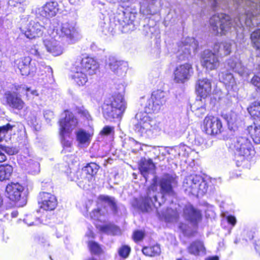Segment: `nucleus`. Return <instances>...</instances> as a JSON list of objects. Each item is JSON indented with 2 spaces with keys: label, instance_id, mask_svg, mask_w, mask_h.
<instances>
[{
  "label": "nucleus",
  "instance_id": "f257e3e1",
  "mask_svg": "<svg viewBox=\"0 0 260 260\" xmlns=\"http://www.w3.org/2000/svg\"><path fill=\"white\" fill-rule=\"evenodd\" d=\"M246 5V8H237L238 11L242 9L244 14H239L233 20L231 17L224 13L213 15L209 20L210 25L215 35H225L232 28H242L244 25L249 28L260 24V0H238Z\"/></svg>",
  "mask_w": 260,
  "mask_h": 260
},
{
  "label": "nucleus",
  "instance_id": "f03ea898",
  "mask_svg": "<svg viewBox=\"0 0 260 260\" xmlns=\"http://www.w3.org/2000/svg\"><path fill=\"white\" fill-rule=\"evenodd\" d=\"M64 38L69 43L73 44L80 40L81 36L76 24L74 22L62 23L58 28H53L51 36L43 41L47 51L54 56H58L63 52V48L56 38Z\"/></svg>",
  "mask_w": 260,
  "mask_h": 260
},
{
  "label": "nucleus",
  "instance_id": "7ed1b4c3",
  "mask_svg": "<svg viewBox=\"0 0 260 260\" xmlns=\"http://www.w3.org/2000/svg\"><path fill=\"white\" fill-rule=\"evenodd\" d=\"M151 95L147 100L144 106L145 112H139L136 114L133 120L134 129L139 135L148 138H152L156 136L161 128L155 120L150 119L147 113H157L160 108H156L155 102Z\"/></svg>",
  "mask_w": 260,
  "mask_h": 260
},
{
  "label": "nucleus",
  "instance_id": "20e7f679",
  "mask_svg": "<svg viewBox=\"0 0 260 260\" xmlns=\"http://www.w3.org/2000/svg\"><path fill=\"white\" fill-rule=\"evenodd\" d=\"M126 108L123 94L115 93L113 95L107 97L102 106V113L104 118L109 121L121 118Z\"/></svg>",
  "mask_w": 260,
  "mask_h": 260
},
{
  "label": "nucleus",
  "instance_id": "39448f33",
  "mask_svg": "<svg viewBox=\"0 0 260 260\" xmlns=\"http://www.w3.org/2000/svg\"><path fill=\"white\" fill-rule=\"evenodd\" d=\"M59 134L63 147L62 153L72 151V142L67 139L72 130L78 126V121L74 114L68 110L64 111L59 120Z\"/></svg>",
  "mask_w": 260,
  "mask_h": 260
},
{
  "label": "nucleus",
  "instance_id": "423d86ee",
  "mask_svg": "<svg viewBox=\"0 0 260 260\" xmlns=\"http://www.w3.org/2000/svg\"><path fill=\"white\" fill-rule=\"evenodd\" d=\"M235 160L237 167L250 159L255 153L254 149L249 139L246 136L237 138L234 143Z\"/></svg>",
  "mask_w": 260,
  "mask_h": 260
},
{
  "label": "nucleus",
  "instance_id": "0eeeda50",
  "mask_svg": "<svg viewBox=\"0 0 260 260\" xmlns=\"http://www.w3.org/2000/svg\"><path fill=\"white\" fill-rule=\"evenodd\" d=\"M152 187L149 188L147 194L144 197L140 199L135 198L132 202V206L136 209L142 212H148L151 209L153 205L156 209L161 206V203L157 201L156 193Z\"/></svg>",
  "mask_w": 260,
  "mask_h": 260
},
{
  "label": "nucleus",
  "instance_id": "6e6552de",
  "mask_svg": "<svg viewBox=\"0 0 260 260\" xmlns=\"http://www.w3.org/2000/svg\"><path fill=\"white\" fill-rule=\"evenodd\" d=\"M121 8L122 9L119 10L114 17V22L122 32L128 33L136 28V15L134 13L124 11L123 6Z\"/></svg>",
  "mask_w": 260,
  "mask_h": 260
},
{
  "label": "nucleus",
  "instance_id": "1a4fd4ad",
  "mask_svg": "<svg viewBox=\"0 0 260 260\" xmlns=\"http://www.w3.org/2000/svg\"><path fill=\"white\" fill-rule=\"evenodd\" d=\"M43 28L44 27L38 22L29 17L27 20L25 18L21 20L20 29L22 34L27 38L32 39L41 36Z\"/></svg>",
  "mask_w": 260,
  "mask_h": 260
},
{
  "label": "nucleus",
  "instance_id": "9d476101",
  "mask_svg": "<svg viewBox=\"0 0 260 260\" xmlns=\"http://www.w3.org/2000/svg\"><path fill=\"white\" fill-rule=\"evenodd\" d=\"M198 47V43L194 38L187 37L178 45L177 57L180 60L188 59L191 51L195 52Z\"/></svg>",
  "mask_w": 260,
  "mask_h": 260
},
{
  "label": "nucleus",
  "instance_id": "9b49d317",
  "mask_svg": "<svg viewBox=\"0 0 260 260\" xmlns=\"http://www.w3.org/2000/svg\"><path fill=\"white\" fill-rule=\"evenodd\" d=\"M38 61L32 59L29 56L20 57L14 61V67L17 68L22 76H34L37 71Z\"/></svg>",
  "mask_w": 260,
  "mask_h": 260
},
{
  "label": "nucleus",
  "instance_id": "f8f14e48",
  "mask_svg": "<svg viewBox=\"0 0 260 260\" xmlns=\"http://www.w3.org/2000/svg\"><path fill=\"white\" fill-rule=\"evenodd\" d=\"M73 64L76 69H81L90 75L96 74L99 67L96 60L84 55L78 56Z\"/></svg>",
  "mask_w": 260,
  "mask_h": 260
},
{
  "label": "nucleus",
  "instance_id": "ddd939ff",
  "mask_svg": "<svg viewBox=\"0 0 260 260\" xmlns=\"http://www.w3.org/2000/svg\"><path fill=\"white\" fill-rule=\"evenodd\" d=\"M203 128L207 135L217 136L224 132L219 118L212 116H207L203 122Z\"/></svg>",
  "mask_w": 260,
  "mask_h": 260
},
{
  "label": "nucleus",
  "instance_id": "4468645a",
  "mask_svg": "<svg viewBox=\"0 0 260 260\" xmlns=\"http://www.w3.org/2000/svg\"><path fill=\"white\" fill-rule=\"evenodd\" d=\"M177 182L175 174H165L160 179L158 183L161 193L162 195H174V188L177 186Z\"/></svg>",
  "mask_w": 260,
  "mask_h": 260
},
{
  "label": "nucleus",
  "instance_id": "2eb2a0df",
  "mask_svg": "<svg viewBox=\"0 0 260 260\" xmlns=\"http://www.w3.org/2000/svg\"><path fill=\"white\" fill-rule=\"evenodd\" d=\"M193 72L192 66L189 63L177 66L173 72L174 80L176 83H184L190 79Z\"/></svg>",
  "mask_w": 260,
  "mask_h": 260
},
{
  "label": "nucleus",
  "instance_id": "dca6fc26",
  "mask_svg": "<svg viewBox=\"0 0 260 260\" xmlns=\"http://www.w3.org/2000/svg\"><path fill=\"white\" fill-rule=\"evenodd\" d=\"M201 63L207 71L216 70L219 66V60L217 55L209 50H205L202 53Z\"/></svg>",
  "mask_w": 260,
  "mask_h": 260
},
{
  "label": "nucleus",
  "instance_id": "f3484780",
  "mask_svg": "<svg viewBox=\"0 0 260 260\" xmlns=\"http://www.w3.org/2000/svg\"><path fill=\"white\" fill-rule=\"evenodd\" d=\"M183 216L186 220L193 226H197L203 217L202 212L190 204L186 205L183 209Z\"/></svg>",
  "mask_w": 260,
  "mask_h": 260
},
{
  "label": "nucleus",
  "instance_id": "a211bd4d",
  "mask_svg": "<svg viewBox=\"0 0 260 260\" xmlns=\"http://www.w3.org/2000/svg\"><path fill=\"white\" fill-rule=\"evenodd\" d=\"M38 203L40 208L44 210L53 211L57 205V200L54 195L43 191L39 193Z\"/></svg>",
  "mask_w": 260,
  "mask_h": 260
},
{
  "label": "nucleus",
  "instance_id": "6ab92c4d",
  "mask_svg": "<svg viewBox=\"0 0 260 260\" xmlns=\"http://www.w3.org/2000/svg\"><path fill=\"white\" fill-rule=\"evenodd\" d=\"M107 65L110 69L118 76L125 75L127 70V63L118 60L114 56L109 55L106 60Z\"/></svg>",
  "mask_w": 260,
  "mask_h": 260
},
{
  "label": "nucleus",
  "instance_id": "aec40b11",
  "mask_svg": "<svg viewBox=\"0 0 260 260\" xmlns=\"http://www.w3.org/2000/svg\"><path fill=\"white\" fill-rule=\"evenodd\" d=\"M138 169L141 175L147 181L149 175L154 174L155 165L151 159L143 157L139 162Z\"/></svg>",
  "mask_w": 260,
  "mask_h": 260
},
{
  "label": "nucleus",
  "instance_id": "412c9836",
  "mask_svg": "<svg viewBox=\"0 0 260 260\" xmlns=\"http://www.w3.org/2000/svg\"><path fill=\"white\" fill-rule=\"evenodd\" d=\"M225 67L228 70L238 73L240 76H246L248 72L242 63L241 61L236 56H232L226 61Z\"/></svg>",
  "mask_w": 260,
  "mask_h": 260
},
{
  "label": "nucleus",
  "instance_id": "4be33fe9",
  "mask_svg": "<svg viewBox=\"0 0 260 260\" xmlns=\"http://www.w3.org/2000/svg\"><path fill=\"white\" fill-rule=\"evenodd\" d=\"M7 104L11 108L20 110L25 105L20 96L16 92L7 91L5 94Z\"/></svg>",
  "mask_w": 260,
  "mask_h": 260
},
{
  "label": "nucleus",
  "instance_id": "5701e85b",
  "mask_svg": "<svg viewBox=\"0 0 260 260\" xmlns=\"http://www.w3.org/2000/svg\"><path fill=\"white\" fill-rule=\"evenodd\" d=\"M23 187L18 183H11L6 188V196L12 201L19 200Z\"/></svg>",
  "mask_w": 260,
  "mask_h": 260
},
{
  "label": "nucleus",
  "instance_id": "b1692460",
  "mask_svg": "<svg viewBox=\"0 0 260 260\" xmlns=\"http://www.w3.org/2000/svg\"><path fill=\"white\" fill-rule=\"evenodd\" d=\"M196 91L201 98L207 97L211 92V80L207 78L198 80L196 83Z\"/></svg>",
  "mask_w": 260,
  "mask_h": 260
},
{
  "label": "nucleus",
  "instance_id": "393cba45",
  "mask_svg": "<svg viewBox=\"0 0 260 260\" xmlns=\"http://www.w3.org/2000/svg\"><path fill=\"white\" fill-rule=\"evenodd\" d=\"M58 5L56 1L47 2L45 5L39 9L38 12L44 17H52L55 16L59 10Z\"/></svg>",
  "mask_w": 260,
  "mask_h": 260
},
{
  "label": "nucleus",
  "instance_id": "a878e982",
  "mask_svg": "<svg viewBox=\"0 0 260 260\" xmlns=\"http://www.w3.org/2000/svg\"><path fill=\"white\" fill-rule=\"evenodd\" d=\"M232 44L231 41H224L215 44L213 50L215 54L223 57L230 54L232 50Z\"/></svg>",
  "mask_w": 260,
  "mask_h": 260
},
{
  "label": "nucleus",
  "instance_id": "bb28decb",
  "mask_svg": "<svg viewBox=\"0 0 260 260\" xmlns=\"http://www.w3.org/2000/svg\"><path fill=\"white\" fill-rule=\"evenodd\" d=\"M195 179L196 183L194 187L197 188V190L196 192H194L193 196L197 197H202L207 192L209 183L200 175H197Z\"/></svg>",
  "mask_w": 260,
  "mask_h": 260
},
{
  "label": "nucleus",
  "instance_id": "cd10ccee",
  "mask_svg": "<svg viewBox=\"0 0 260 260\" xmlns=\"http://www.w3.org/2000/svg\"><path fill=\"white\" fill-rule=\"evenodd\" d=\"M197 175L192 174L187 176L184 179L183 182V188L185 192L188 195L193 196L194 192H196L197 188L194 187L196 182H195V178L197 177Z\"/></svg>",
  "mask_w": 260,
  "mask_h": 260
},
{
  "label": "nucleus",
  "instance_id": "c85d7f7f",
  "mask_svg": "<svg viewBox=\"0 0 260 260\" xmlns=\"http://www.w3.org/2000/svg\"><path fill=\"white\" fill-rule=\"evenodd\" d=\"M72 71V78L74 80V82L79 86L85 85L88 81V78L85 73L86 72L81 69H76L74 67V64H73Z\"/></svg>",
  "mask_w": 260,
  "mask_h": 260
},
{
  "label": "nucleus",
  "instance_id": "c756f323",
  "mask_svg": "<svg viewBox=\"0 0 260 260\" xmlns=\"http://www.w3.org/2000/svg\"><path fill=\"white\" fill-rule=\"evenodd\" d=\"M76 140L81 145L87 146L90 143L93 134L80 128L75 132Z\"/></svg>",
  "mask_w": 260,
  "mask_h": 260
},
{
  "label": "nucleus",
  "instance_id": "7c9ffc66",
  "mask_svg": "<svg viewBox=\"0 0 260 260\" xmlns=\"http://www.w3.org/2000/svg\"><path fill=\"white\" fill-rule=\"evenodd\" d=\"M187 250L190 254L196 256L204 255L206 253L203 243L198 240L192 242L188 247Z\"/></svg>",
  "mask_w": 260,
  "mask_h": 260
},
{
  "label": "nucleus",
  "instance_id": "2f4dec72",
  "mask_svg": "<svg viewBox=\"0 0 260 260\" xmlns=\"http://www.w3.org/2000/svg\"><path fill=\"white\" fill-rule=\"evenodd\" d=\"M219 79L229 89H235L236 81L233 75L228 71L222 72L219 75Z\"/></svg>",
  "mask_w": 260,
  "mask_h": 260
},
{
  "label": "nucleus",
  "instance_id": "473e14b6",
  "mask_svg": "<svg viewBox=\"0 0 260 260\" xmlns=\"http://www.w3.org/2000/svg\"><path fill=\"white\" fill-rule=\"evenodd\" d=\"M156 2V0H145L140 6V13L144 15H154L156 10L153 8V6Z\"/></svg>",
  "mask_w": 260,
  "mask_h": 260
},
{
  "label": "nucleus",
  "instance_id": "72a5a7b5",
  "mask_svg": "<svg viewBox=\"0 0 260 260\" xmlns=\"http://www.w3.org/2000/svg\"><path fill=\"white\" fill-rule=\"evenodd\" d=\"M99 199L110 208L113 214L117 213V202L114 197L107 195H101L99 197Z\"/></svg>",
  "mask_w": 260,
  "mask_h": 260
},
{
  "label": "nucleus",
  "instance_id": "f704fd0d",
  "mask_svg": "<svg viewBox=\"0 0 260 260\" xmlns=\"http://www.w3.org/2000/svg\"><path fill=\"white\" fill-rule=\"evenodd\" d=\"M247 132L251 136L255 144H260V126L253 122L251 125L247 126Z\"/></svg>",
  "mask_w": 260,
  "mask_h": 260
},
{
  "label": "nucleus",
  "instance_id": "c9c22d12",
  "mask_svg": "<svg viewBox=\"0 0 260 260\" xmlns=\"http://www.w3.org/2000/svg\"><path fill=\"white\" fill-rule=\"evenodd\" d=\"M99 167L95 163H89L83 167L81 171L83 175H86V177L89 179L95 175L99 170Z\"/></svg>",
  "mask_w": 260,
  "mask_h": 260
},
{
  "label": "nucleus",
  "instance_id": "e433bc0d",
  "mask_svg": "<svg viewBox=\"0 0 260 260\" xmlns=\"http://www.w3.org/2000/svg\"><path fill=\"white\" fill-rule=\"evenodd\" d=\"M152 96L154 101L155 102L156 108H160L166 103L165 93L164 91L157 90L154 91L152 94Z\"/></svg>",
  "mask_w": 260,
  "mask_h": 260
},
{
  "label": "nucleus",
  "instance_id": "4c0bfd02",
  "mask_svg": "<svg viewBox=\"0 0 260 260\" xmlns=\"http://www.w3.org/2000/svg\"><path fill=\"white\" fill-rule=\"evenodd\" d=\"M123 146L129 148L131 149L132 152L134 153H136L139 151L142 150L141 144L133 138L125 139L123 143Z\"/></svg>",
  "mask_w": 260,
  "mask_h": 260
},
{
  "label": "nucleus",
  "instance_id": "58836bf2",
  "mask_svg": "<svg viewBox=\"0 0 260 260\" xmlns=\"http://www.w3.org/2000/svg\"><path fill=\"white\" fill-rule=\"evenodd\" d=\"M17 152L18 149L16 147H8L0 145V162L5 161L7 159L5 153L12 155L16 154Z\"/></svg>",
  "mask_w": 260,
  "mask_h": 260
},
{
  "label": "nucleus",
  "instance_id": "ea45409f",
  "mask_svg": "<svg viewBox=\"0 0 260 260\" xmlns=\"http://www.w3.org/2000/svg\"><path fill=\"white\" fill-rule=\"evenodd\" d=\"M157 213L159 217L161 216L166 222H171L173 220L176 219L178 217V214L176 210L172 209V208H167L165 212H162L160 214L158 210Z\"/></svg>",
  "mask_w": 260,
  "mask_h": 260
},
{
  "label": "nucleus",
  "instance_id": "a19ab883",
  "mask_svg": "<svg viewBox=\"0 0 260 260\" xmlns=\"http://www.w3.org/2000/svg\"><path fill=\"white\" fill-rule=\"evenodd\" d=\"M13 172V168L9 165H0V181H2L10 178Z\"/></svg>",
  "mask_w": 260,
  "mask_h": 260
},
{
  "label": "nucleus",
  "instance_id": "79ce46f5",
  "mask_svg": "<svg viewBox=\"0 0 260 260\" xmlns=\"http://www.w3.org/2000/svg\"><path fill=\"white\" fill-rule=\"evenodd\" d=\"M142 251L144 255L151 257L158 255L160 253V248L157 244L150 247H144Z\"/></svg>",
  "mask_w": 260,
  "mask_h": 260
},
{
  "label": "nucleus",
  "instance_id": "37998d69",
  "mask_svg": "<svg viewBox=\"0 0 260 260\" xmlns=\"http://www.w3.org/2000/svg\"><path fill=\"white\" fill-rule=\"evenodd\" d=\"M248 111L250 115L254 119L260 120V101H255L248 108Z\"/></svg>",
  "mask_w": 260,
  "mask_h": 260
},
{
  "label": "nucleus",
  "instance_id": "c03bdc74",
  "mask_svg": "<svg viewBox=\"0 0 260 260\" xmlns=\"http://www.w3.org/2000/svg\"><path fill=\"white\" fill-rule=\"evenodd\" d=\"M101 231L108 234L113 235H118L120 233L119 228L117 226L112 224L103 225L101 227Z\"/></svg>",
  "mask_w": 260,
  "mask_h": 260
},
{
  "label": "nucleus",
  "instance_id": "a18cd8bd",
  "mask_svg": "<svg viewBox=\"0 0 260 260\" xmlns=\"http://www.w3.org/2000/svg\"><path fill=\"white\" fill-rule=\"evenodd\" d=\"M250 39L253 47L260 50V28L255 29L251 34Z\"/></svg>",
  "mask_w": 260,
  "mask_h": 260
},
{
  "label": "nucleus",
  "instance_id": "49530a36",
  "mask_svg": "<svg viewBox=\"0 0 260 260\" xmlns=\"http://www.w3.org/2000/svg\"><path fill=\"white\" fill-rule=\"evenodd\" d=\"M222 116L226 121L229 125L234 124L238 119L237 114L233 111H231L227 113H222Z\"/></svg>",
  "mask_w": 260,
  "mask_h": 260
},
{
  "label": "nucleus",
  "instance_id": "de8ad7c7",
  "mask_svg": "<svg viewBox=\"0 0 260 260\" xmlns=\"http://www.w3.org/2000/svg\"><path fill=\"white\" fill-rule=\"evenodd\" d=\"M29 160L28 165L26 166L28 172L33 175L38 174L40 171L39 163L31 159Z\"/></svg>",
  "mask_w": 260,
  "mask_h": 260
},
{
  "label": "nucleus",
  "instance_id": "09e8293b",
  "mask_svg": "<svg viewBox=\"0 0 260 260\" xmlns=\"http://www.w3.org/2000/svg\"><path fill=\"white\" fill-rule=\"evenodd\" d=\"M77 112L84 121H87L88 124L89 122L92 120V118L89 112L83 107L78 108L77 109Z\"/></svg>",
  "mask_w": 260,
  "mask_h": 260
},
{
  "label": "nucleus",
  "instance_id": "8fccbe9b",
  "mask_svg": "<svg viewBox=\"0 0 260 260\" xmlns=\"http://www.w3.org/2000/svg\"><path fill=\"white\" fill-rule=\"evenodd\" d=\"M23 220L28 226L38 225L41 223L39 218L35 217L31 214L27 215Z\"/></svg>",
  "mask_w": 260,
  "mask_h": 260
},
{
  "label": "nucleus",
  "instance_id": "3c124183",
  "mask_svg": "<svg viewBox=\"0 0 260 260\" xmlns=\"http://www.w3.org/2000/svg\"><path fill=\"white\" fill-rule=\"evenodd\" d=\"M176 150L178 151V155L187 157L190 152L191 149L185 145H180L176 148Z\"/></svg>",
  "mask_w": 260,
  "mask_h": 260
},
{
  "label": "nucleus",
  "instance_id": "603ef678",
  "mask_svg": "<svg viewBox=\"0 0 260 260\" xmlns=\"http://www.w3.org/2000/svg\"><path fill=\"white\" fill-rule=\"evenodd\" d=\"M66 226L63 223H58L55 225L54 228L55 230V235L57 238L62 237L66 232Z\"/></svg>",
  "mask_w": 260,
  "mask_h": 260
},
{
  "label": "nucleus",
  "instance_id": "864d4df0",
  "mask_svg": "<svg viewBox=\"0 0 260 260\" xmlns=\"http://www.w3.org/2000/svg\"><path fill=\"white\" fill-rule=\"evenodd\" d=\"M15 126L10 123H7L6 125L0 126V141H2L5 137L6 134L11 131Z\"/></svg>",
  "mask_w": 260,
  "mask_h": 260
},
{
  "label": "nucleus",
  "instance_id": "5fc2aeb1",
  "mask_svg": "<svg viewBox=\"0 0 260 260\" xmlns=\"http://www.w3.org/2000/svg\"><path fill=\"white\" fill-rule=\"evenodd\" d=\"M131 249L128 245H123L118 249L119 255L123 258H127L131 252Z\"/></svg>",
  "mask_w": 260,
  "mask_h": 260
},
{
  "label": "nucleus",
  "instance_id": "6e6d98bb",
  "mask_svg": "<svg viewBox=\"0 0 260 260\" xmlns=\"http://www.w3.org/2000/svg\"><path fill=\"white\" fill-rule=\"evenodd\" d=\"M250 84L254 87L256 92L260 94V77L254 75L250 80Z\"/></svg>",
  "mask_w": 260,
  "mask_h": 260
},
{
  "label": "nucleus",
  "instance_id": "4d7b16f0",
  "mask_svg": "<svg viewBox=\"0 0 260 260\" xmlns=\"http://www.w3.org/2000/svg\"><path fill=\"white\" fill-rule=\"evenodd\" d=\"M88 246L92 253L98 254H100L102 249L100 245L95 242L90 241L88 243Z\"/></svg>",
  "mask_w": 260,
  "mask_h": 260
},
{
  "label": "nucleus",
  "instance_id": "13d9d810",
  "mask_svg": "<svg viewBox=\"0 0 260 260\" xmlns=\"http://www.w3.org/2000/svg\"><path fill=\"white\" fill-rule=\"evenodd\" d=\"M155 29L156 28L154 26H150L149 25H144L142 32L144 36L151 38Z\"/></svg>",
  "mask_w": 260,
  "mask_h": 260
},
{
  "label": "nucleus",
  "instance_id": "bf43d9fd",
  "mask_svg": "<svg viewBox=\"0 0 260 260\" xmlns=\"http://www.w3.org/2000/svg\"><path fill=\"white\" fill-rule=\"evenodd\" d=\"M23 89L25 91V95L28 99H33L35 97L38 96L39 94L38 91L35 89H31L30 88H28L27 87H24Z\"/></svg>",
  "mask_w": 260,
  "mask_h": 260
},
{
  "label": "nucleus",
  "instance_id": "052dcab7",
  "mask_svg": "<svg viewBox=\"0 0 260 260\" xmlns=\"http://www.w3.org/2000/svg\"><path fill=\"white\" fill-rule=\"evenodd\" d=\"M81 172L80 171H76L74 170L73 171H70V172H67V175L68 176V178L71 181H77L80 179L79 175H80Z\"/></svg>",
  "mask_w": 260,
  "mask_h": 260
},
{
  "label": "nucleus",
  "instance_id": "680f3d73",
  "mask_svg": "<svg viewBox=\"0 0 260 260\" xmlns=\"http://www.w3.org/2000/svg\"><path fill=\"white\" fill-rule=\"evenodd\" d=\"M144 237V233L139 230L136 231L133 234V239L135 241H140L142 240Z\"/></svg>",
  "mask_w": 260,
  "mask_h": 260
},
{
  "label": "nucleus",
  "instance_id": "e2e57ef3",
  "mask_svg": "<svg viewBox=\"0 0 260 260\" xmlns=\"http://www.w3.org/2000/svg\"><path fill=\"white\" fill-rule=\"evenodd\" d=\"M254 233L251 230H245L243 232V236L246 241L251 240L254 237Z\"/></svg>",
  "mask_w": 260,
  "mask_h": 260
},
{
  "label": "nucleus",
  "instance_id": "0e129e2a",
  "mask_svg": "<svg viewBox=\"0 0 260 260\" xmlns=\"http://www.w3.org/2000/svg\"><path fill=\"white\" fill-rule=\"evenodd\" d=\"M44 116L46 121L49 123L54 118V114L52 111L47 110L44 111Z\"/></svg>",
  "mask_w": 260,
  "mask_h": 260
},
{
  "label": "nucleus",
  "instance_id": "69168bd1",
  "mask_svg": "<svg viewBox=\"0 0 260 260\" xmlns=\"http://www.w3.org/2000/svg\"><path fill=\"white\" fill-rule=\"evenodd\" d=\"M101 215V210L99 208L94 209L90 213V217L91 219L98 220Z\"/></svg>",
  "mask_w": 260,
  "mask_h": 260
},
{
  "label": "nucleus",
  "instance_id": "338daca9",
  "mask_svg": "<svg viewBox=\"0 0 260 260\" xmlns=\"http://www.w3.org/2000/svg\"><path fill=\"white\" fill-rule=\"evenodd\" d=\"M41 65L43 68H44V74H47L49 76L52 75L53 70L50 66H46L43 61H41Z\"/></svg>",
  "mask_w": 260,
  "mask_h": 260
},
{
  "label": "nucleus",
  "instance_id": "774afa93",
  "mask_svg": "<svg viewBox=\"0 0 260 260\" xmlns=\"http://www.w3.org/2000/svg\"><path fill=\"white\" fill-rule=\"evenodd\" d=\"M228 222L232 226L235 225L237 222V220L234 216L229 215L226 217Z\"/></svg>",
  "mask_w": 260,
  "mask_h": 260
}]
</instances>
